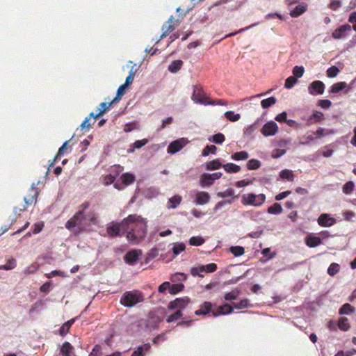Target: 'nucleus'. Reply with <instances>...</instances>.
Returning a JSON list of instances; mask_svg holds the SVG:
<instances>
[{"label": "nucleus", "instance_id": "14", "mask_svg": "<svg viewBox=\"0 0 356 356\" xmlns=\"http://www.w3.org/2000/svg\"><path fill=\"white\" fill-rule=\"evenodd\" d=\"M352 26L349 24H344L334 30L332 36L334 39H341L346 36L347 33L350 31Z\"/></svg>", "mask_w": 356, "mask_h": 356}, {"label": "nucleus", "instance_id": "32", "mask_svg": "<svg viewBox=\"0 0 356 356\" xmlns=\"http://www.w3.org/2000/svg\"><path fill=\"white\" fill-rule=\"evenodd\" d=\"M183 65V62L181 60H173L168 66V70L172 73L177 72Z\"/></svg>", "mask_w": 356, "mask_h": 356}, {"label": "nucleus", "instance_id": "38", "mask_svg": "<svg viewBox=\"0 0 356 356\" xmlns=\"http://www.w3.org/2000/svg\"><path fill=\"white\" fill-rule=\"evenodd\" d=\"M283 211V209L280 204L275 203L268 209V212L270 214H280Z\"/></svg>", "mask_w": 356, "mask_h": 356}, {"label": "nucleus", "instance_id": "34", "mask_svg": "<svg viewBox=\"0 0 356 356\" xmlns=\"http://www.w3.org/2000/svg\"><path fill=\"white\" fill-rule=\"evenodd\" d=\"M16 267V260L14 258H10L6 260L3 265H0V270H9Z\"/></svg>", "mask_w": 356, "mask_h": 356}, {"label": "nucleus", "instance_id": "57", "mask_svg": "<svg viewBox=\"0 0 356 356\" xmlns=\"http://www.w3.org/2000/svg\"><path fill=\"white\" fill-rule=\"evenodd\" d=\"M231 252L236 257H239L245 253V250L241 246H232L230 248Z\"/></svg>", "mask_w": 356, "mask_h": 356}, {"label": "nucleus", "instance_id": "56", "mask_svg": "<svg viewBox=\"0 0 356 356\" xmlns=\"http://www.w3.org/2000/svg\"><path fill=\"white\" fill-rule=\"evenodd\" d=\"M354 187V183L352 181H349L343 185L342 191L345 194H350L353 191Z\"/></svg>", "mask_w": 356, "mask_h": 356}, {"label": "nucleus", "instance_id": "30", "mask_svg": "<svg viewBox=\"0 0 356 356\" xmlns=\"http://www.w3.org/2000/svg\"><path fill=\"white\" fill-rule=\"evenodd\" d=\"M73 346L67 341L63 343L60 349V353L62 356H71L72 353Z\"/></svg>", "mask_w": 356, "mask_h": 356}, {"label": "nucleus", "instance_id": "58", "mask_svg": "<svg viewBox=\"0 0 356 356\" xmlns=\"http://www.w3.org/2000/svg\"><path fill=\"white\" fill-rule=\"evenodd\" d=\"M305 69L302 66H295L293 69V74L294 77L300 78L303 76Z\"/></svg>", "mask_w": 356, "mask_h": 356}, {"label": "nucleus", "instance_id": "29", "mask_svg": "<svg viewBox=\"0 0 356 356\" xmlns=\"http://www.w3.org/2000/svg\"><path fill=\"white\" fill-rule=\"evenodd\" d=\"M76 318H72L67 322H65L60 328V334L61 336L66 335L72 325V324L74 323Z\"/></svg>", "mask_w": 356, "mask_h": 356}, {"label": "nucleus", "instance_id": "10", "mask_svg": "<svg viewBox=\"0 0 356 356\" xmlns=\"http://www.w3.org/2000/svg\"><path fill=\"white\" fill-rule=\"evenodd\" d=\"M186 144V141L184 138L174 140L168 145L167 149L168 153L171 154H175L181 150Z\"/></svg>", "mask_w": 356, "mask_h": 356}, {"label": "nucleus", "instance_id": "35", "mask_svg": "<svg viewBox=\"0 0 356 356\" xmlns=\"http://www.w3.org/2000/svg\"><path fill=\"white\" fill-rule=\"evenodd\" d=\"M240 290L234 289L230 292H227L224 295V299L225 300H236L240 294Z\"/></svg>", "mask_w": 356, "mask_h": 356}, {"label": "nucleus", "instance_id": "23", "mask_svg": "<svg viewBox=\"0 0 356 356\" xmlns=\"http://www.w3.org/2000/svg\"><path fill=\"white\" fill-rule=\"evenodd\" d=\"M120 179L122 181V184H123V186H127L132 184L134 182L136 177L134 174L126 172L121 175Z\"/></svg>", "mask_w": 356, "mask_h": 356}, {"label": "nucleus", "instance_id": "22", "mask_svg": "<svg viewBox=\"0 0 356 356\" xmlns=\"http://www.w3.org/2000/svg\"><path fill=\"white\" fill-rule=\"evenodd\" d=\"M210 196L207 192L201 191L196 194L195 202L197 204L203 205L209 202Z\"/></svg>", "mask_w": 356, "mask_h": 356}, {"label": "nucleus", "instance_id": "15", "mask_svg": "<svg viewBox=\"0 0 356 356\" xmlns=\"http://www.w3.org/2000/svg\"><path fill=\"white\" fill-rule=\"evenodd\" d=\"M141 254L142 251L140 250H133L129 251L124 257V261L129 265H133L136 262L139 256Z\"/></svg>", "mask_w": 356, "mask_h": 356}, {"label": "nucleus", "instance_id": "9", "mask_svg": "<svg viewBox=\"0 0 356 356\" xmlns=\"http://www.w3.org/2000/svg\"><path fill=\"white\" fill-rule=\"evenodd\" d=\"M222 176V173L218 172L213 174L204 173L200 178V183L201 186H210L213 181L220 179Z\"/></svg>", "mask_w": 356, "mask_h": 356}, {"label": "nucleus", "instance_id": "64", "mask_svg": "<svg viewBox=\"0 0 356 356\" xmlns=\"http://www.w3.org/2000/svg\"><path fill=\"white\" fill-rule=\"evenodd\" d=\"M38 265L36 264H32L26 268L24 269V273L26 275L33 274L38 270Z\"/></svg>", "mask_w": 356, "mask_h": 356}, {"label": "nucleus", "instance_id": "45", "mask_svg": "<svg viewBox=\"0 0 356 356\" xmlns=\"http://www.w3.org/2000/svg\"><path fill=\"white\" fill-rule=\"evenodd\" d=\"M217 195L221 198H225L227 197H234V198L237 197V195H234V191L232 188H227L225 191L218 192Z\"/></svg>", "mask_w": 356, "mask_h": 356}, {"label": "nucleus", "instance_id": "36", "mask_svg": "<svg viewBox=\"0 0 356 356\" xmlns=\"http://www.w3.org/2000/svg\"><path fill=\"white\" fill-rule=\"evenodd\" d=\"M338 327L342 331H348L350 327L348 319L346 317L340 318L338 321Z\"/></svg>", "mask_w": 356, "mask_h": 356}, {"label": "nucleus", "instance_id": "31", "mask_svg": "<svg viewBox=\"0 0 356 356\" xmlns=\"http://www.w3.org/2000/svg\"><path fill=\"white\" fill-rule=\"evenodd\" d=\"M280 177L284 180H288L290 181H294V175L293 172L288 169L282 170L280 172Z\"/></svg>", "mask_w": 356, "mask_h": 356}, {"label": "nucleus", "instance_id": "54", "mask_svg": "<svg viewBox=\"0 0 356 356\" xmlns=\"http://www.w3.org/2000/svg\"><path fill=\"white\" fill-rule=\"evenodd\" d=\"M225 140V136L221 134L218 133L212 136V138H209L210 141H212L213 143H215L216 144H222Z\"/></svg>", "mask_w": 356, "mask_h": 356}, {"label": "nucleus", "instance_id": "42", "mask_svg": "<svg viewBox=\"0 0 356 356\" xmlns=\"http://www.w3.org/2000/svg\"><path fill=\"white\" fill-rule=\"evenodd\" d=\"M261 166V162L257 159H250L247 163V168L248 170H257Z\"/></svg>", "mask_w": 356, "mask_h": 356}, {"label": "nucleus", "instance_id": "4", "mask_svg": "<svg viewBox=\"0 0 356 356\" xmlns=\"http://www.w3.org/2000/svg\"><path fill=\"white\" fill-rule=\"evenodd\" d=\"M39 195V191L35 187V184H32L31 187V193L28 196L24 197V200L25 202L24 205H22L21 207H15L14 212L16 215H20L21 212L24 211L26 209V206L31 205L33 203H35L37 202V198Z\"/></svg>", "mask_w": 356, "mask_h": 356}, {"label": "nucleus", "instance_id": "62", "mask_svg": "<svg viewBox=\"0 0 356 356\" xmlns=\"http://www.w3.org/2000/svg\"><path fill=\"white\" fill-rule=\"evenodd\" d=\"M185 248H186L185 245L183 243H181L175 245L172 248V251L175 255H178L179 253L184 251Z\"/></svg>", "mask_w": 356, "mask_h": 356}, {"label": "nucleus", "instance_id": "44", "mask_svg": "<svg viewBox=\"0 0 356 356\" xmlns=\"http://www.w3.org/2000/svg\"><path fill=\"white\" fill-rule=\"evenodd\" d=\"M276 102H277V99L275 97H270L269 98L263 99L261 102V105L262 108H267L270 107V106L275 104L276 103Z\"/></svg>", "mask_w": 356, "mask_h": 356}, {"label": "nucleus", "instance_id": "3", "mask_svg": "<svg viewBox=\"0 0 356 356\" xmlns=\"http://www.w3.org/2000/svg\"><path fill=\"white\" fill-rule=\"evenodd\" d=\"M144 301L143 293L138 290L124 292L120 298V302L126 307H132Z\"/></svg>", "mask_w": 356, "mask_h": 356}, {"label": "nucleus", "instance_id": "28", "mask_svg": "<svg viewBox=\"0 0 356 356\" xmlns=\"http://www.w3.org/2000/svg\"><path fill=\"white\" fill-rule=\"evenodd\" d=\"M224 170L228 173H236L241 170V167L232 163H228L222 165Z\"/></svg>", "mask_w": 356, "mask_h": 356}, {"label": "nucleus", "instance_id": "19", "mask_svg": "<svg viewBox=\"0 0 356 356\" xmlns=\"http://www.w3.org/2000/svg\"><path fill=\"white\" fill-rule=\"evenodd\" d=\"M212 312L213 310L211 302L205 301L200 306V309L195 312V314L197 316H205Z\"/></svg>", "mask_w": 356, "mask_h": 356}, {"label": "nucleus", "instance_id": "41", "mask_svg": "<svg viewBox=\"0 0 356 356\" xmlns=\"http://www.w3.org/2000/svg\"><path fill=\"white\" fill-rule=\"evenodd\" d=\"M248 157L249 154L245 151L238 152L232 155V159L236 161L245 160Z\"/></svg>", "mask_w": 356, "mask_h": 356}, {"label": "nucleus", "instance_id": "12", "mask_svg": "<svg viewBox=\"0 0 356 356\" xmlns=\"http://www.w3.org/2000/svg\"><path fill=\"white\" fill-rule=\"evenodd\" d=\"M324 90L325 84L321 81H314L308 87V91L312 95H322Z\"/></svg>", "mask_w": 356, "mask_h": 356}, {"label": "nucleus", "instance_id": "27", "mask_svg": "<svg viewBox=\"0 0 356 356\" xmlns=\"http://www.w3.org/2000/svg\"><path fill=\"white\" fill-rule=\"evenodd\" d=\"M307 10L306 6H303L301 4H299L296 6V8L291 10L290 15L292 17H298L300 15H301L302 13H304Z\"/></svg>", "mask_w": 356, "mask_h": 356}, {"label": "nucleus", "instance_id": "49", "mask_svg": "<svg viewBox=\"0 0 356 356\" xmlns=\"http://www.w3.org/2000/svg\"><path fill=\"white\" fill-rule=\"evenodd\" d=\"M187 279V275L183 273H176L171 277V281L173 282L185 281Z\"/></svg>", "mask_w": 356, "mask_h": 356}, {"label": "nucleus", "instance_id": "60", "mask_svg": "<svg viewBox=\"0 0 356 356\" xmlns=\"http://www.w3.org/2000/svg\"><path fill=\"white\" fill-rule=\"evenodd\" d=\"M297 82V79L293 76L288 77L284 83V87L286 88H291L293 87L294 84Z\"/></svg>", "mask_w": 356, "mask_h": 356}, {"label": "nucleus", "instance_id": "55", "mask_svg": "<svg viewBox=\"0 0 356 356\" xmlns=\"http://www.w3.org/2000/svg\"><path fill=\"white\" fill-rule=\"evenodd\" d=\"M191 272L193 276L198 275L200 277H203L204 275H202V273H205L206 271L204 265H202L196 268H191Z\"/></svg>", "mask_w": 356, "mask_h": 356}, {"label": "nucleus", "instance_id": "18", "mask_svg": "<svg viewBox=\"0 0 356 356\" xmlns=\"http://www.w3.org/2000/svg\"><path fill=\"white\" fill-rule=\"evenodd\" d=\"M234 311V307H232L229 304L226 303L218 307L216 311L212 312V315L215 317L218 316L220 315H226L232 313Z\"/></svg>", "mask_w": 356, "mask_h": 356}, {"label": "nucleus", "instance_id": "46", "mask_svg": "<svg viewBox=\"0 0 356 356\" xmlns=\"http://www.w3.org/2000/svg\"><path fill=\"white\" fill-rule=\"evenodd\" d=\"M217 151V147L213 145H207L202 150V156H208L209 154H216Z\"/></svg>", "mask_w": 356, "mask_h": 356}, {"label": "nucleus", "instance_id": "8", "mask_svg": "<svg viewBox=\"0 0 356 356\" xmlns=\"http://www.w3.org/2000/svg\"><path fill=\"white\" fill-rule=\"evenodd\" d=\"M183 19V16H181V19H177L174 20L173 16H171L168 20L165 23L161 28L162 33L160 36V40L167 37L170 33L173 31L175 27L181 23V19Z\"/></svg>", "mask_w": 356, "mask_h": 356}, {"label": "nucleus", "instance_id": "26", "mask_svg": "<svg viewBox=\"0 0 356 356\" xmlns=\"http://www.w3.org/2000/svg\"><path fill=\"white\" fill-rule=\"evenodd\" d=\"M334 133L335 131L332 129H326L322 127H319L315 132H313V134L316 135V138H321Z\"/></svg>", "mask_w": 356, "mask_h": 356}, {"label": "nucleus", "instance_id": "11", "mask_svg": "<svg viewBox=\"0 0 356 356\" xmlns=\"http://www.w3.org/2000/svg\"><path fill=\"white\" fill-rule=\"evenodd\" d=\"M278 131V126L274 121L266 123L261 128V132L264 136H274Z\"/></svg>", "mask_w": 356, "mask_h": 356}, {"label": "nucleus", "instance_id": "6", "mask_svg": "<svg viewBox=\"0 0 356 356\" xmlns=\"http://www.w3.org/2000/svg\"><path fill=\"white\" fill-rule=\"evenodd\" d=\"M191 98L194 102L204 105H214L215 103L209 99V97H206L202 87L200 85H195L194 86Z\"/></svg>", "mask_w": 356, "mask_h": 356}, {"label": "nucleus", "instance_id": "16", "mask_svg": "<svg viewBox=\"0 0 356 356\" xmlns=\"http://www.w3.org/2000/svg\"><path fill=\"white\" fill-rule=\"evenodd\" d=\"M114 102H113V100L111 102H109V103L102 102V103H101L99 104V108L97 109L98 113H97L96 114H95L92 112L90 113V117H92V118H93L92 124H94L95 122V120H96L97 118H98L99 117L102 115L105 112L108 111L110 107L112 106V104Z\"/></svg>", "mask_w": 356, "mask_h": 356}, {"label": "nucleus", "instance_id": "24", "mask_svg": "<svg viewBox=\"0 0 356 356\" xmlns=\"http://www.w3.org/2000/svg\"><path fill=\"white\" fill-rule=\"evenodd\" d=\"M324 119V115L319 111H315L307 120L308 124L321 122Z\"/></svg>", "mask_w": 356, "mask_h": 356}, {"label": "nucleus", "instance_id": "5", "mask_svg": "<svg viewBox=\"0 0 356 356\" xmlns=\"http://www.w3.org/2000/svg\"><path fill=\"white\" fill-rule=\"evenodd\" d=\"M265 200L266 196L264 194L248 193L242 195L241 203L243 205L260 207L265 202Z\"/></svg>", "mask_w": 356, "mask_h": 356}, {"label": "nucleus", "instance_id": "7", "mask_svg": "<svg viewBox=\"0 0 356 356\" xmlns=\"http://www.w3.org/2000/svg\"><path fill=\"white\" fill-rule=\"evenodd\" d=\"M127 231V224H123V220L121 222H111L106 226L107 235L111 238L121 236V229Z\"/></svg>", "mask_w": 356, "mask_h": 356}, {"label": "nucleus", "instance_id": "40", "mask_svg": "<svg viewBox=\"0 0 356 356\" xmlns=\"http://www.w3.org/2000/svg\"><path fill=\"white\" fill-rule=\"evenodd\" d=\"M184 285L181 283L170 284L169 293L172 295L177 294L183 291Z\"/></svg>", "mask_w": 356, "mask_h": 356}, {"label": "nucleus", "instance_id": "61", "mask_svg": "<svg viewBox=\"0 0 356 356\" xmlns=\"http://www.w3.org/2000/svg\"><path fill=\"white\" fill-rule=\"evenodd\" d=\"M68 143H69V141H65L63 143V145L59 148L57 155L55 156L54 160L51 162L50 165H54V161L56 159H57L58 156H62L65 152V151L67 149V145Z\"/></svg>", "mask_w": 356, "mask_h": 356}, {"label": "nucleus", "instance_id": "25", "mask_svg": "<svg viewBox=\"0 0 356 356\" xmlns=\"http://www.w3.org/2000/svg\"><path fill=\"white\" fill-rule=\"evenodd\" d=\"M205 167L207 170H216L222 168V164L219 159H214L207 162Z\"/></svg>", "mask_w": 356, "mask_h": 356}, {"label": "nucleus", "instance_id": "33", "mask_svg": "<svg viewBox=\"0 0 356 356\" xmlns=\"http://www.w3.org/2000/svg\"><path fill=\"white\" fill-rule=\"evenodd\" d=\"M181 197L180 195H174L168 200V208L175 209L181 202Z\"/></svg>", "mask_w": 356, "mask_h": 356}, {"label": "nucleus", "instance_id": "20", "mask_svg": "<svg viewBox=\"0 0 356 356\" xmlns=\"http://www.w3.org/2000/svg\"><path fill=\"white\" fill-rule=\"evenodd\" d=\"M346 90L345 93H347L350 90V88L348 86L346 82H338L334 83L330 88V92L338 93L339 92Z\"/></svg>", "mask_w": 356, "mask_h": 356}, {"label": "nucleus", "instance_id": "52", "mask_svg": "<svg viewBox=\"0 0 356 356\" xmlns=\"http://www.w3.org/2000/svg\"><path fill=\"white\" fill-rule=\"evenodd\" d=\"M339 269L340 266L338 264L332 263L328 267L327 273L331 276H334L339 272Z\"/></svg>", "mask_w": 356, "mask_h": 356}, {"label": "nucleus", "instance_id": "59", "mask_svg": "<svg viewBox=\"0 0 356 356\" xmlns=\"http://www.w3.org/2000/svg\"><path fill=\"white\" fill-rule=\"evenodd\" d=\"M182 316V312L181 309H178L176 312L174 314L170 315L167 319L166 321L168 323H171L177 321L179 318H180Z\"/></svg>", "mask_w": 356, "mask_h": 356}, {"label": "nucleus", "instance_id": "43", "mask_svg": "<svg viewBox=\"0 0 356 356\" xmlns=\"http://www.w3.org/2000/svg\"><path fill=\"white\" fill-rule=\"evenodd\" d=\"M225 116L231 122H236L241 118V115L239 113H235L232 111L225 112Z\"/></svg>", "mask_w": 356, "mask_h": 356}, {"label": "nucleus", "instance_id": "63", "mask_svg": "<svg viewBox=\"0 0 356 356\" xmlns=\"http://www.w3.org/2000/svg\"><path fill=\"white\" fill-rule=\"evenodd\" d=\"M92 117H90V115L83 121V122L81 124V130L88 131L90 128L91 127V123L90 122V119Z\"/></svg>", "mask_w": 356, "mask_h": 356}, {"label": "nucleus", "instance_id": "1", "mask_svg": "<svg viewBox=\"0 0 356 356\" xmlns=\"http://www.w3.org/2000/svg\"><path fill=\"white\" fill-rule=\"evenodd\" d=\"M123 224H127V230L130 224H134V227L129 231H127V238L133 244H138L146 236L147 221L140 216L136 214L129 215L123 219Z\"/></svg>", "mask_w": 356, "mask_h": 356}, {"label": "nucleus", "instance_id": "50", "mask_svg": "<svg viewBox=\"0 0 356 356\" xmlns=\"http://www.w3.org/2000/svg\"><path fill=\"white\" fill-rule=\"evenodd\" d=\"M127 86H126L124 84H122L117 90L116 97L113 99V102H116L119 101L121 97L124 95L125 93V89Z\"/></svg>", "mask_w": 356, "mask_h": 356}, {"label": "nucleus", "instance_id": "51", "mask_svg": "<svg viewBox=\"0 0 356 356\" xmlns=\"http://www.w3.org/2000/svg\"><path fill=\"white\" fill-rule=\"evenodd\" d=\"M86 220L87 219L92 225L98 224V219L96 216L95 211H90L87 214H85Z\"/></svg>", "mask_w": 356, "mask_h": 356}, {"label": "nucleus", "instance_id": "13", "mask_svg": "<svg viewBox=\"0 0 356 356\" xmlns=\"http://www.w3.org/2000/svg\"><path fill=\"white\" fill-rule=\"evenodd\" d=\"M190 302V299L187 297L179 298L169 303V309H175L178 308L179 309L185 308Z\"/></svg>", "mask_w": 356, "mask_h": 356}, {"label": "nucleus", "instance_id": "2", "mask_svg": "<svg viewBox=\"0 0 356 356\" xmlns=\"http://www.w3.org/2000/svg\"><path fill=\"white\" fill-rule=\"evenodd\" d=\"M90 207V203L85 201L79 206L78 211L76 212L65 223V228L75 233H80L83 231L82 221L86 220L85 211Z\"/></svg>", "mask_w": 356, "mask_h": 356}, {"label": "nucleus", "instance_id": "47", "mask_svg": "<svg viewBox=\"0 0 356 356\" xmlns=\"http://www.w3.org/2000/svg\"><path fill=\"white\" fill-rule=\"evenodd\" d=\"M150 348L149 343L144 344L142 346H139L136 350H135L131 356H143V351L148 350Z\"/></svg>", "mask_w": 356, "mask_h": 356}, {"label": "nucleus", "instance_id": "39", "mask_svg": "<svg viewBox=\"0 0 356 356\" xmlns=\"http://www.w3.org/2000/svg\"><path fill=\"white\" fill-rule=\"evenodd\" d=\"M355 311V308L349 303H346L339 309V313L341 315L349 314Z\"/></svg>", "mask_w": 356, "mask_h": 356}, {"label": "nucleus", "instance_id": "17", "mask_svg": "<svg viewBox=\"0 0 356 356\" xmlns=\"http://www.w3.org/2000/svg\"><path fill=\"white\" fill-rule=\"evenodd\" d=\"M318 223L321 227H330L336 223V220L327 213H323L318 218Z\"/></svg>", "mask_w": 356, "mask_h": 356}, {"label": "nucleus", "instance_id": "21", "mask_svg": "<svg viewBox=\"0 0 356 356\" xmlns=\"http://www.w3.org/2000/svg\"><path fill=\"white\" fill-rule=\"evenodd\" d=\"M322 242V240L320 237L316 236L312 234L308 235L305 238V243L307 246L310 248H315L319 245Z\"/></svg>", "mask_w": 356, "mask_h": 356}, {"label": "nucleus", "instance_id": "37", "mask_svg": "<svg viewBox=\"0 0 356 356\" xmlns=\"http://www.w3.org/2000/svg\"><path fill=\"white\" fill-rule=\"evenodd\" d=\"M233 306H234L233 307H234L237 309H241L248 308L251 306V305L250 304V301L248 299L244 298V299L241 300L240 302H234Z\"/></svg>", "mask_w": 356, "mask_h": 356}, {"label": "nucleus", "instance_id": "48", "mask_svg": "<svg viewBox=\"0 0 356 356\" xmlns=\"http://www.w3.org/2000/svg\"><path fill=\"white\" fill-rule=\"evenodd\" d=\"M204 243V239L201 236H193L189 240V243L191 245L200 246Z\"/></svg>", "mask_w": 356, "mask_h": 356}, {"label": "nucleus", "instance_id": "53", "mask_svg": "<svg viewBox=\"0 0 356 356\" xmlns=\"http://www.w3.org/2000/svg\"><path fill=\"white\" fill-rule=\"evenodd\" d=\"M339 72L340 70L337 66H332L327 70L326 73L329 78H334L338 75Z\"/></svg>", "mask_w": 356, "mask_h": 356}]
</instances>
